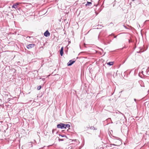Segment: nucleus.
I'll return each instance as SVG.
<instances>
[{
	"label": "nucleus",
	"instance_id": "18",
	"mask_svg": "<svg viewBox=\"0 0 149 149\" xmlns=\"http://www.w3.org/2000/svg\"><path fill=\"white\" fill-rule=\"evenodd\" d=\"M100 49L102 51H103V49L101 48H100Z\"/></svg>",
	"mask_w": 149,
	"mask_h": 149
},
{
	"label": "nucleus",
	"instance_id": "10",
	"mask_svg": "<svg viewBox=\"0 0 149 149\" xmlns=\"http://www.w3.org/2000/svg\"><path fill=\"white\" fill-rule=\"evenodd\" d=\"M59 135L60 136H61L62 137H67L65 135H64V134H63V135L59 134Z\"/></svg>",
	"mask_w": 149,
	"mask_h": 149
},
{
	"label": "nucleus",
	"instance_id": "19",
	"mask_svg": "<svg viewBox=\"0 0 149 149\" xmlns=\"http://www.w3.org/2000/svg\"><path fill=\"white\" fill-rule=\"evenodd\" d=\"M117 141H120V143H121V142L120 141V140H117Z\"/></svg>",
	"mask_w": 149,
	"mask_h": 149
},
{
	"label": "nucleus",
	"instance_id": "20",
	"mask_svg": "<svg viewBox=\"0 0 149 149\" xmlns=\"http://www.w3.org/2000/svg\"><path fill=\"white\" fill-rule=\"evenodd\" d=\"M148 20H146L145 21V22H146L148 21Z\"/></svg>",
	"mask_w": 149,
	"mask_h": 149
},
{
	"label": "nucleus",
	"instance_id": "16",
	"mask_svg": "<svg viewBox=\"0 0 149 149\" xmlns=\"http://www.w3.org/2000/svg\"><path fill=\"white\" fill-rule=\"evenodd\" d=\"M112 145H113V146H117V145H115V144H112Z\"/></svg>",
	"mask_w": 149,
	"mask_h": 149
},
{
	"label": "nucleus",
	"instance_id": "12",
	"mask_svg": "<svg viewBox=\"0 0 149 149\" xmlns=\"http://www.w3.org/2000/svg\"><path fill=\"white\" fill-rule=\"evenodd\" d=\"M41 88V86H38V88H37V89L38 90H40Z\"/></svg>",
	"mask_w": 149,
	"mask_h": 149
},
{
	"label": "nucleus",
	"instance_id": "14",
	"mask_svg": "<svg viewBox=\"0 0 149 149\" xmlns=\"http://www.w3.org/2000/svg\"><path fill=\"white\" fill-rule=\"evenodd\" d=\"M54 130H53L52 131V133L53 134L54 133Z\"/></svg>",
	"mask_w": 149,
	"mask_h": 149
},
{
	"label": "nucleus",
	"instance_id": "13",
	"mask_svg": "<svg viewBox=\"0 0 149 149\" xmlns=\"http://www.w3.org/2000/svg\"><path fill=\"white\" fill-rule=\"evenodd\" d=\"M58 140L59 141H63V139H59Z\"/></svg>",
	"mask_w": 149,
	"mask_h": 149
},
{
	"label": "nucleus",
	"instance_id": "4",
	"mask_svg": "<svg viewBox=\"0 0 149 149\" xmlns=\"http://www.w3.org/2000/svg\"><path fill=\"white\" fill-rule=\"evenodd\" d=\"M44 35L46 37H48L50 36V33L48 30H47L44 33Z\"/></svg>",
	"mask_w": 149,
	"mask_h": 149
},
{
	"label": "nucleus",
	"instance_id": "3",
	"mask_svg": "<svg viewBox=\"0 0 149 149\" xmlns=\"http://www.w3.org/2000/svg\"><path fill=\"white\" fill-rule=\"evenodd\" d=\"M74 62L75 61L70 60L68 63L67 65L68 66H70L72 65Z\"/></svg>",
	"mask_w": 149,
	"mask_h": 149
},
{
	"label": "nucleus",
	"instance_id": "11",
	"mask_svg": "<svg viewBox=\"0 0 149 149\" xmlns=\"http://www.w3.org/2000/svg\"><path fill=\"white\" fill-rule=\"evenodd\" d=\"M90 129L91 130H95L94 127L93 126H91L90 127Z\"/></svg>",
	"mask_w": 149,
	"mask_h": 149
},
{
	"label": "nucleus",
	"instance_id": "9",
	"mask_svg": "<svg viewBox=\"0 0 149 149\" xmlns=\"http://www.w3.org/2000/svg\"><path fill=\"white\" fill-rule=\"evenodd\" d=\"M113 64V62H109L107 63V64L109 65H112Z\"/></svg>",
	"mask_w": 149,
	"mask_h": 149
},
{
	"label": "nucleus",
	"instance_id": "22",
	"mask_svg": "<svg viewBox=\"0 0 149 149\" xmlns=\"http://www.w3.org/2000/svg\"><path fill=\"white\" fill-rule=\"evenodd\" d=\"M116 36H115V37H114V38H116Z\"/></svg>",
	"mask_w": 149,
	"mask_h": 149
},
{
	"label": "nucleus",
	"instance_id": "17",
	"mask_svg": "<svg viewBox=\"0 0 149 149\" xmlns=\"http://www.w3.org/2000/svg\"><path fill=\"white\" fill-rule=\"evenodd\" d=\"M134 101L135 102H136V100L135 99H134Z\"/></svg>",
	"mask_w": 149,
	"mask_h": 149
},
{
	"label": "nucleus",
	"instance_id": "24",
	"mask_svg": "<svg viewBox=\"0 0 149 149\" xmlns=\"http://www.w3.org/2000/svg\"><path fill=\"white\" fill-rule=\"evenodd\" d=\"M40 79H41V78H40Z\"/></svg>",
	"mask_w": 149,
	"mask_h": 149
},
{
	"label": "nucleus",
	"instance_id": "6",
	"mask_svg": "<svg viewBox=\"0 0 149 149\" xmlns=\"http://www.w3.org/2000/svg\"><path fill=\"white\" fill-rule=\"evenodd\" d=\"M19 3H16L14 4L12 6V8H16L17 7V6L19 4Z\"/></svg>",
	"mask_w": 149,
	"mask_h": 149
},
{
	"label": "nucleus",
	"instance_id": "7",
	"mask_svg": "<svg viewBox=\"0 0 149 149\" xmlns=\"http://www.w3.org/2000/svg\"><path fill=\"white\" fill-rule=\"evenodd\" d=\"M70 127V125L69 124H64V128L66 129L67 128H69Z\"/></svg>",
	"mask_w": 149,
	"mask_h": 149
},
{
	"label": "nucleus",
	"instance_id": "23",
	"mask_svg": "<svg viewBox=\"0 0 149 149\" xmlns=\"http://www.w3.org/2000/svg\"><path fill=\"white\" fill-rule=\"evenodd\" d=\"M141 86H142L141 84Z\"/></svg>",
	"mask_w": 149,
	"mask_h": 149
},
{
	"label": "nucleus",
	"instance_id": "15",
	"mask_svg": "<svg viewBox=\"0 0 149 149\" xmlns=\"http://www.w3.org/2000/svg\"><path fill=\"white\" fill-rule=\"evenodd\" d=\"M13 70L14 72H15V71H16V70L15 69H14Z\"/></svg>",
	"mask_w": 149,
	"mask_h": 149
},
{
	"label": "nucleus",
	"instance_id": "1",
	"mask_svg": "<svg viewBox=\"0 0 149 149\" xmlns=\"http://www.w3.org/2000/svg\"><path fill=\"white\" fill-rule=\"evenodd\" d=\"M64 124L62 123H60L57 125V127L58 128L63 129L64 128Z\"/></svg>",
	"mask_w": 149,
	"mask_h": 149
},
{
	"label": "nucleus",
	"instance_id": "5",
	"mask_svg": "<svg viewBox=\"0 0 149 149\" xmlns=\"http://www.w3.org/2000/svg\"><path fill=\"white\" fill-rule=\"evenodd\" d=\"M63 47H62L60 51V54L61 56H62L63 54Z\"/></svg>",
	"mask_w": 149,
	"mask_h": 149
},
{
	"label": "nucleus",
	"instance_id": "8",
	"mask_svg": "<svg viewBox=\"0 0 149 149\" xmlns=\"http://www.w3.org/2000/svg\"><path fill=\"white\" fill-rule=\"evenodd\" d=\"M91 4V2L87 1V3L86 4V6H90Z\"/></svg>",
	"mask_w": 149,
	"mask_h": 149
},
{
	"label": "nucleus",
	"instance_id": "21",
	"mask_svg": "<svg viewBox=\"0 0 149 149\" xmlns=\"http://www.w3.org/2000/svg\"><path fill=\"white\" fill-rule=\"evenodd\" d=\"M44 80H45V79H42V80L43 81H44Z\"/></svg>",
	"mask_w": 149,
	"mask_h": 149
},
{
	"label": "nucleus",
	"instance_id": "2",
	"mask_svg": "<svg viewBox=\"0 0 149 149\" xmlns=\"http://www.w3.org/2000/svg\"><path fill=\"white\" fill-rule=\"evenodd\" d=\"M35 45L33 44H29L27 46V48L28 49H29L34 47Z\"/></svg>",
	"mask_w": 149,
	"mask_h": 149
}]
</instances>
